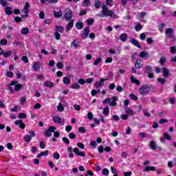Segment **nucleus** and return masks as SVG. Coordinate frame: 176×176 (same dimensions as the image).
<instances>
[{
    "instance_id": "nucleus-43",
    "label": "nucleus",
    "mask_w": 176,
    "mask_h": 176,
    "mask_svg": "<svg viewBox=\"0 0 176 176\" xmlns=\"http://www.w3.org/2000/svg\"><path fill=\"white\" fill-rule=\"evenodd\" d=\"M163 137H164L166 140H168V141H171V136H170V135H168V133H164L163 134Z\"/></svg>"
},
{
    "instance_id": "nucleus-17",
    "label": "nucleus",
    "mask_w": 176,
    "mask_h": 176,
    "mask_svg": "<svg viewBox=\"0 0 176 176\" xmlns=\"http://www.w3.org/2000/svg\"><path fill=\"white\" fill-rule=\"evenodd\" d=\"M54 16L56 19H60V17L63 16V11H61V10H59L58 12L54 11Z\"/></svg>"
},
{
    "instance_id": "nucleus-35",
    "label": "nucleus",
    "mask_w": 176,
    "mask_h": 176,
    "mask_svg": "<svg viewBox=\"0 0 176 176\" xmlns=\"http://www.w3.org/2000/svg\"><path fill=\"white\" fill-rule=\"evenodd\" d=\"M125 113H126V115L129 116H133V115H134V111H133V110L128 109L125 110Z\"/></svg>"
},
{
    "instance_id": "nucleus-51",
    "label": "nucleus",
    "mask_w": 176,
    "mask_h": 176,
    "mask_svg": "<svg viewBox=\"0 0 176 176\" xmlns=\"http://www.w3.org/2000/svg\"><path fill=\"white\" fill-rule=\"evenodd\" d=\"M76 137V135L74 133H69V138H70V140H75Z\"/></svg>"
},
{
    "instance_id": "nucleus-5",
    "label": "nucleus",
    "mask_w": 176,
    "mask_h": 176,
    "mask_svg": "<svg viewBox=\"0 0 176 176\" xmlns=\"http://www.w3.org/2000/svg\"><path fill=\"white\" fill-rule=\"evenodd\" d=\"M105 80H108V78H100V81H96L94 84L95 87L96 89H100V87H102V86L105 85Z\"/></svg>"
},
{
    "instance_id": "nucleus-32",
    "label": "nucleus",
    "mask_w": 176,
    "mask_h": 176,
    "mask_svg": "<svg viewBox=\"0 0 176 176\" xmlns=\"http://www.w3.org/2000/svg\"><path fill=\"white\" fill-rule=\"evenodd\" d=\"M103 115H104L105 116H107V115H109V107H106L103 109Z\"/></svg>"
},
{
    "instance_id": "nucleus-34",
    "label": "nucleus",
    "mask_w": 176,
    "mask_h": 176,
    "mask_svg": "<svg viewBox=\"0 0 176 176\" xmlns=\"http://www.w3.org/2000/svg\"><path fill=\"white\" fill-rule=\"evenodd\" d=\"M71 89H74L76 90H78L80 89V85L78 83H74L71 85Z\"/></svg>"
},
{
    "instance_id": "nucleus-13",
    "label": "nucleus",
    "mask_w": 176,
    "mask_h": 176,
    "mask_svg": "<svg viewBox=\"0 0 176 176\" xmlns=\"http://www.w3.org/2000/svg\"><path fill=\"white\" fill-rule=\"evenodd\" d=\"M129 42H131L132 45H134V46H136L137 47H138V49H141V45H140V42L137 41L135 38H131Z\"/></svg>"
},
{
    "instance_id": "nucleus-27",
    "label": "nucleus",
    "mask_w": 176,
    "mask_h": 176,
    "mask_svg": "<svg viewBox=\"0 0 176 176\" xmlns=\"http://www.w3.org/2000/svg\"><path fill=\"white\" fill-rule=\"evenodd\" d=\"M94 7L96 9H100L101 8V1L100 0H95Z\"/></svg>"
},
{
    "instance_id": "nucleus-56",
    "label": "nucleus",
    "mask_w": 176,
    "mask_h": 176,
    "mask_svg": "<svg viewBox=\"0 0 176 176\" xmlns=\"http://www.w3.org/2000/svg\"><path fill=\"white\" fill-rule=\"evenodd\" d=\"M54 36H55L56 41H60V33H58V32H55Z\"/></svg>"
},
{
    "instance_id": "nucleus-64",
    "label": "nucleus",
    "mask_w": 176,
    "mask_h": 176,
    "mask_svg": "<svg viewBox=\"0 0 176 176\" xmlns=\"http://www.w3.org/2000/svg\"><path fill=\"white\" fill-rule=\"evenodd\" d=\"M62 140L65 144H69V140L67 138H63Z\"/></svg>"
},
{
    "instance_id": "nucleus-60",
    "label": "nucleus",
    "mask_w": 176,
    "mask_h": 176,
    "mask_svg": "<svg viewBox=\"0 0 176 176\" xmlns=\"http://www.w3.org/2000/svg\"><path fill=\"white\" fill-rule=\"evenodd\" d=\"M87 118L89 119V120H93V113L88 112Z\"/></svg>"
},
{
    "instance_id": "nucleus-24",
    "label": "nucleus",
    "mask_w": 176,
    "mask_h": 176,
    "mask_svg": "<svg viewBox=\"0 0 176 176\" xmlns=\"http://www.w3.org/2000/svg\"><path fill=\"white\" fill-rule=\"evenodd\" d=\"M120 41H122V42H126V40L127 39V34L122 33V34L120 36Z\"/></svg>"
},
{
    "instance_id": "nucleus-53",
    "label": "nucleus",
    "mask_w": 176,
    "mask_h": 176,
    "mask_svg": "<svg viewBox=\"0 0 176 176\" xmlns=\"http://www.w3.org/2000/svg\"><path fill=\"white\" fill-rule=\"evenodd\" d=\"M0 4L1 6H6L8 5V0H0Z\"/></svg>"
},
{
    "instance_id": "nucleus-63",
    "label": "nucleus",
    "mask_w": 176,
    "mask_h": 176,
    "mask_svg": "<svg viewBox=\"0 0 176 176\" xmlns=\"http://www.w3.org/2000/svg\"><path fill=\"white\" fill-rule=\"evenodd\" d=\"M112 61H113L112 58L108 57V58L105 60L104 63H105V64H108L109 63H112Z\"/></svg>"
},
{
    "instance_id": "nucleus-6",
    "label": "nucleus",
    "mask_w": 176,
    "mask_h": 176,
    "mask_svg": "<svg viewBox=\"0 0 176 176\" xmlns=\"http://www.w3.org/2000/svg\"><path fill=\"white\" fill-rule=\"evenodd\" d=\"M28 9H30V3H26L23 9V14L21 16L23 19H26V17L28 16Z\"/></svg>"
},
{
    "instance_id": "nucleus-3",
    "label": "nucleus",
    "mask_w": 176,
    "mask_h": 176,
    "mask_svg": "<svg viewBox=\"0 0 176 176\" xmlns=\"http://www.w3.org/2000/svg\"><path fill=\"white\" fill-rule=\"evenodd\" d=\"M52 120L54 123H56L57 124H60V126H64V124L65 123V120L64 118L61 119L60 116L53 117Z\"/></svg>"
},
{
    "instance_id": "nucleus-39",
    "label": "nucleus",
    "mask_w": 176,
    "mask_h": 176,
    "mask_svg": "<svg viewBox=\"0 0 176 176\" xmlns=\"http://www.w3.org/2000/svg\"><path fill=\"white\" fill-rule=\"evenodd\" d=\"M135 30L137 31V32H138V31H141V30H142V25L140 23L136 24L135 26Z\"/></svg>"
},
{
    "instance_id": "nucleus-48",
    "label": "nucleus",
    "mask_w": 176,
    "mask_h": 176,
    "mask_svg": "<svg viewBox=\"0 0 176 176\" xmlns=\"http://www.w3.org/2000/svg\"><path fill=\"white\" fill-rule=\"evenodd\" d=\"M5 58H8V57L10 56V55L12 54V51H8L5 53L3 54Z\"/></svg>"
},
{
    "instance_id": "nucleus-12",
    "label": "nucleus",
    "mask_w": 176,
    "mask_h": 176,
    "mask_svg": "<svg viewBox=\"0 0 176 176\" xmlns=\"http://www.w3.org/2000/svg\"><path fill=\"white\" fill-rule=\"evenodd\" d=\"M74 153L77 155V156H81V157H85V156H86V154L85 153V151H79V148H74Z\"/></svg>"
},
{
    "instance_id": "nucleus-42",
    "label": "nucleus",
    "mask_w": 176,
    "mask_h": 176,
    "mask_svg": "<svg viewBox=\"0 0 176 176\" xmlns=\"http://www.w3.org/2000/svg\"><path fill=\"white\" fill-rule=\"evenodd\" d=\"M32 138H31V135H25V137H24V141H25V142H30V141H31Z\"/></svg>"
},
{
    "instance_id": "nucleus-33",
    "label": "nucleus",
    "mask_w": 176,
    "mask_h": 176,
    "mask_svg": "<svg viewBox=\"0 0 176 176\" xmlns=\"http://www.w3.org/2000/svg\"><path fill=\"white\" fill-rule=\"evenodd\" d=\"M131 83H135V85H140L141 82H140V80H135L133 76L131 77Z\"/></svg>"
},
{
    "instance_id": "nucleus-38",
    "label": "nucleus",
    "mask_w": 176,
    "mask_h": 176,
    "mask_svg": "<svg viewBox=\"0 0 176 176\" xmlns=\"http://www.w3.org/2000/svg\"><path fill=\"white\" fill-rule=\"evenodd\" d=\"M146 16V13L145 12H140L138 14V20H141V19H144Z\"/></svg>"
},
{
    "instance_id": "nucleus-15",
    "label": "nucleus",
    "mask_w": 176,
    "mask_h": 176,
    "mask_svg": "<svg viewBox=\"0 0 176 176\" xmlns=\"http://www.w3.org/2000/svg\"><path fill=\"white\" fill-rule=\"evenodd\" d=\"M165 34L168 38H173V34H174V31H173L172 28H168L166 30Z\"/></svg>"
},
{
    "instance_id": "nucleus-21",
    "label": "nucleus",
    "mask_w": 176,
    "mask_h": 176,
    "mask_svg": "<svg viewBox=\"0 0 176 176\" xmlns=\"http://www.w3.org/2000/svg\"><path fill=\"white\" fill-rule=\"evenodd\" d=\"M83 25L84 24L82 22H77L75 25V27L77 30H82Z\"/></svg>"
},
{
    "instance_id": "nucleus-26",
    "label": "nucleus",
    "mask_w": 176,
    "mask_h": 176,
    "mask_svg": "<svg viewBox=\"0 0 176 176\" xmlns=\"http://www.w3.org/2000/svg\"><path fill=\"white\" fill-rule=\"evenodd\" d=\"M72 27H74V21H71L69 22L67 25V30L70 31V30H72Z\"/></svg>"
},
{
    "instance_id": "nucleus-36",
    "label": "nucleus",
    "mask_w": 176,
    "mask_h": 176,
    "mask_svg": "<svg viewBox=\"0 0 176 176\" xmlns=\"http://www.w3.org/2000/svg\"><path fill=\"white\" fill-rule=\"evenodd\" d=\"M146 56H149V53L148 52H145L143 51V52H141L140 53V57L141 58H144L146 57Z\"/></svg>"
},
{
    "instance_id": "nucleus-55",
    "label": "nucleus",
    "mask_w": 176,
    "mask_h": 176,
    "mask_svg": "<svg viewBox=\"0 0 176 176\" xmlns=\"http://www.w3.org/2000/svg\"><path fill=\"white\" fill-rule=\"evenodd\" d=\"M166 58H164L163 56L160 60V63L161 65H164V63H166Z\"/></svg>"
},
{
    "instance_id": "nucleus-46",
    "label": "nucleus",
    "mask_w": 176,
    "mask_h": 176,
    "mask_svg": "<svg viewBox=\"0 0 176 176\" xmlns=\"http://www.w3.org/2000/svg\"><path fill=\"white\" fill-rule=\"evenodd\" d=\"M157 81L161 83V85H164L166 83V79L163 78H158Z\"/></svg>"
},
{
    "instance_id": "nucleus-11",
    "label": "nucleus",
    "mask_w": 176,
    "mask_h": 176,
    "mask_svg": "<svg viewBox=\"0 0 176 176\" xmlns=\"http://www.w3.org/2000/svg\"><path fill=\"white\" fill-rule=\"evenodd\" d=\"M32 69L36 72L41 69V63L39 62H34L33 63V65L32 66Z\"/></svg>"
},
{
    "instance_id": "nucleus-16",
    "label": "nucleus",
    "mask_w": 176,
    "mask_h": 176,
    "mask_svg": "<svg viewBox=\"0 0 176 176\" xmlns=\"http://www.w3.org/2000/svg\"><path fill=\"white\" fill-rule=\"evenodd\" d=\"M47 155H49V151H42L41 153H38L36 156V157L38 159H41V157H42V156H47Z\"/></svg>"
},
{
    "instance_id": "nucleus-41",
    "label": "nucleus",
    "mask_w": 176,
    "mask_h": 176,
    "mask_svg": "<svg viewBox=\"0 0 176 176\" xmlns=\"http://www.w3.org/2000/svg\"><path fill=\"white\" fill-rule=\"evenodd\" d=\"M106 5L112 8L113 6V0H106Z\"/></svg>"
},
{
    "instance_id": "nucleus-30",
    "label": "nucleus",
    "mask_w": 176,
    "mask_h": 176,
    "mask_svg": "<svg viewBox=\"0 0 176 176\" xmlns=\"http://www.w3.org/2000/svg\"><path fill=\"white\" fill-rule=\"evenodd\" d=\"M54 85V84L50 81H46L44 82V86H45V87H53Z\"/></svg>"
},
{
    "instance_id": "nucleus-31",
    "label": "nucleus",
    "mask_w": 176,
    "mask_h": 176,
    "mask_svg": "<svg viewBox=\"0 0 176 176\" xmlns=\"http://www.w3.org/2000/svg\"><path fill=\"white\" fill-rule=\"evenodd\" d=\"M144 171H156V168L155 166H146Z\"/></svg>"
},
{
    "instance_id": "nucleus-29",
    "label": "nucleus",
    "mask_w": 176,
    "mask_h": 176,
    "mask_svg": "<svg viewBox=\"0 0 176 176\" xmlns=\"http://www.w3.org/2000/svg\"><path fill=\"white\" fill-rule=\"evenodd\" d=\"M63 80L65 85H69V83H71V78H69V77H64Z\"/></svg>"
},
{
    "instance_id": "nucleus-22",
    "label": "nucleus",
    "mask_w": 176,
    "mask_h": 176,
    "mask_svg": "<svg viewBox=\"0 0 176 176\" xmlns=\"http://www.w3.org/2000/svg\"><path fill=\"white\" fill-rule=\"evenodd\" d=\"M82 6H83V8H87V6H90V0H83L82 2Z\"/></svg>"
},
{
    "instance_id": "nucleus-9",
    "label": "nucleus",
    "mask_w": 176,
    "mask_h": 176,
    "mask_svg": "<svg viewBox=\"0 0 176 176\" xmlns=\"http://www.w3.org/2000/svg\"><path fill=\"white\" fill-rule=\"evenodd\" d=\"M144 65V60L141 59H137L135 63V68L136 69H141Z\"/></svg>"
},
{
    "instance_id": "nucleus-50",
    "label": "nucleus",
    "mask_w": 176,
    "mask_h": 176,
    "mask_svg": "<svg viewBox=\"0 0 176 176\" xmlns=\"http://www.w3.org/2000/svg\"><path fill=\"white\" fill-rule=\"evenodd\" d=\"M101 61H102L101 58H98L96 59L94 63V65H98V64H100V63H101Z\"/></svg>"
},
{
    "instance_id": "nucleus-54",
    "label": "nucleus",
    "mask_w": 176,
    "mask_h": 176,
    "mask_svg": "<svg viewBox=\"0 0 176 176\" xmlns=\"http://www.w3.org/2000/svg\"><path fill=\"white\" fill-rule=\"evenodd\" d=\"M166 27V24L162 23L160 25H158V30L160 32L163 31V28Z\"/></svg>"
},
{
    "instance_id": "nucleus-58",
    "label": "nucleus",
    "mask_w": 176,
    "mask_h": 176,
    "mask_svg": "<svg viewBox=\"0 0 176 176\" xmlns=\"http://www.w3.org/2000/svg\"><path fill=\"white\" fill-rule=\"evenodd\" d=\"M87 25H91L94 23V20L91 19H88L87 20Z\"/></svg>"
},
{
    "instance_id": "nucleus-47",
    "label": "nucleus",
    "mask_w": 176,
    "mask_h": 176,
    "mask_svg": "<svg viewBox=\"0 0 176 176\" xmlns=\"http://www.w3.org/2000/svg\"><path fill=\"white\" fill-rule=\"evenodd\" d=\"M21 60L22 61H23V63H25V64H27L28 63H29L30 60H28V57L23 56L21 57Z\"/></svg>"
},
{
    "instance_id": "nucleus-19",
    "label": "nucleus",
    "mask_w": 176,
    "mask_h": 176,
    "mask_svg": "<svg viewBox=\"0 0 176 176\" xmlns=\"http://www.w3.org/2000/svg\"><path fill=\"white\" fill-rule=\"evenodd\" d=\"M149 146L153 151H156V149H157V146L156 145V142H155V141H151Z\"/></svg>"
},
{
    "instance_id": "nucleus-18",
    "label": "nucleus",
    "mask_w": 176,
    "mask_h": 176,
    "mask_svg": "<svg viewBox=\"0 0 176 176\" xmlns=\"http://www.w3.org/2000/svg\"><path fill=\"white\" fill-rule=\"evenodd\" d=\"M6 14H13V8L8 6L5 9Z\"/></svg>"
},
{
    "instance_id": "nucleus-20",
    "label": "nucleus",
    "mask_w": 176,
    "mask_h": 176,
    "mask_svg": "<svg viewBox=\"0 0 176 176\" xmlns=\"http://www.w3.org/2000/svg\"><path fill=\"white\" fill-rule=\"evenodd\" d=\"M162 69L163 71L164 78H168V76L170 75L168 69H167L166 67H162Z\"/></svg>"
},
{
    "instance_id": "nucleus-59",
    "label": "nucleus",
    "mask_w": 176,
    "mask_h": 176,
    "mask_svg": "<svg viewBox=\"0 0 176 176\" xmlns=\"http://www.w3.org/2000/svg\"><path fill=\"white\" fill-rule=\"evenodd\" d=\"M102 174L103 175H108L109 174V170H108V168H104L102 170Z\"/></svg>"
},
{
    "instance_id": "nucleus-7",
    "label": "nucleus",
    "mask_w": 176,
    "mask_h": 176,
    "mask_svg": "<svg viewBox=\"0 0 176 176\" xmlns=\"http://www.w3.org/2000/svg\"><path fill=\"white\" fill-rule=\"evenodd\" d=\"M89 34H90V28L89 27L85 28L83 30V32L81 34V38L82 39H87V38L89 37Z\"/></svg>"
},
{
    "instance_id": "nucleus-37",
    "label": "nucleus",
    "mask_w": 176,
    "mask_h": 176,
    "mask_svg": "<svg viewBox=\"0 0 176 176\" xmlns=\"http://www.w3.org/2000/svg\"><path fill=\"white\" fill-rule=\"evenodd\" d=\"M71 45H73L74 47H75V49H78V47H79V42H78L76 40H74Z\"/></svg>"
},
{
    "instance_id": "nucleus-14",
    "label": "nucleus",
    "mask_w": 176,
    "mask_h": 176,
    "mask_svg": "<svg viewBox=\"0 0 176 176\" xmlns=\"http://www.w3.org/2000/svg\"><path fill=\"white\" fill-rule=\"evenodd\" d=\"M16 126H19L20 129H25V124H24V122H23V120H16L14 122Z\"/></svg>"
},
{
    "instance_id": "nucleus-28",
    "label": "nucleus",
    "mask_w": 176,
    "mask_h": 176,
    "mask_svg": "<svg viewBox=\"0 0 176 176\" xmlns=\"http://www.w3.org/2000/svg\"><path fill=\"white\" fill-rule=\"evenodd\" d=\"M56 108L58 112H64V106H63V104L59 103Z\"/></svg>"
},
{
    "instance_id": "nucleus-1",
    "label": "nucleus",
    "mask_w": 176,
    "mask_h": 176,
    "mask_svg": "<svg viewBox=\"0 0 176 176\" xmlns=\"http://www.w3.org/2000/svg\"><path fill=\"white\" fill-rule=\"evenodd\" d=\"M102 13L104 17H116V14L112 10H108V7L105 5L102 6Z\"/></svg>"
},
{
    "instance_id": "nucleus-2",
    "label": "nucleus",
    "mask_w": 176,
    "mask_h": 176,
    "mask_svg": "<svg viewBox=\"0 0 176 176\" xmlns=\"http://www.w3.org/2000/svg\"><path fill=\"white\" fill-rule=\"evenodd\" d=\"M151 90H152L151 86L148 85H144L139 89V93L142 96H146L149 94V91H151Z\"/></svg>"
},
{
    "instance_id": "nucleus-4",
    "label": "nucleus",
    "mask_w": 176,
    "mask_h": 176,
    "mask_svg": "<svg viewBox=\"0 0 176 176\" xmlns=\"http://www.w3.org/2000/svg\"><path fill=\"white\" fill-rule=\"evenodd\" d=\"M64 17L67 21H71V19H72V11L69 8H67L65 11Z\"/></svg>"
},
{
    "instance_id": "nucleus-61",
    "label": "nucleus",
    "mask_w": 176,
    "mask_h": 176,
    "mask_svg": "<svg viewBox=\"0 0 176 176\" xmlns=\"http://www.w3.org/2000/svg\"><path fill=\"white\" fill-rule=\"evenodd\" d=\"M111 173L114 174V175L118 174V170L115 169L113 166H111Z\"/></svg>"
},
{
    "instance_id": "nucleus-25",
    "label": "nucleus",
    "mask_w": 176,
    "mask_h": 176,
    "mask_svg": "<svg viewBox=\"0 0 176 176\" xmlns=\"http://www.w3.org/2000/svg\"><path fill=\"white\" fill-rule=\"evenodd\" d=\"M56 32H64V28L63 26H56L55 27Z\"/></svg>"
},
{
    "instance_id": "nucleus-44",
    "label": "nucleus",
    "mask_w": 176,
    "mask_h": 176,
    "mask_svg": "<svg viewBox=\"0 0 176 176\" xmlns=\"http://www.w3.org/2000/svg\"><path fill=\"white\" fill-rule=\"evenodd\" d=\"M53 158L55 159V160H58V159H60V153H53Z\"/></svg>"
},
{
    "instance_id": "nucleus-45",
    "label": "nucleus",
    "mask_w": 176,
    "mask_h": 176,
    "mask_svg": "<svg viewBox=\"0 0 176 176\" xmlns=\"http://www.w3.org/2000/svg\"><path fill=\"white\" fill-rule=\"evenodd\" d=\"M169 102H170V104H171V105H175L176 98H171L169 99Z\"/></svg>"
},
{
    "instance_id": "nucleus-52",
    "label": "nucleus",
    "mask_w": 176,
    "mask_h": 176,
    "mask_svg": "<svg viewBox=\"0 0 176 176\" xmlns=\"http://www.w3.org/2000/svg\"><path fill=\"white\" fill-rule=\"evenodd\" d=\"M19 119H25L27 118V114H25L24 113H21L19 115Z\"/></svg>"
},
{
    "instance_id": "nucleus-49",
    "label": "nucleus",
    "mask_w": 176,
    "mask_h": 176,
    "mask_svg": "<svg viewBox=\"0 0 176 176\" xmlns=\"http://www.w3.org/2000/svg\"><path fill=\"white\" fill-rule=\"evenodd\" d=\"M142 112H143V114L144 115V116H146L147 118H151V114L149 112H148V111L143 109Z\"/></svg>"
},
{
    "instance_id": "nucleus-8",
    "label": "nucleus",
    "mask_w": 176,
    "mask_h": 176,
    "mask_svg": "<svg viewBox=\"0 0 176 176\" xmlns=\"http://www.w3.org/2000/svg\"><path fill=\"white\" fill-rule=\"evenodd\" d=\"M56 127L50 126L47 131L44 132L45 137H52V133L54 132Z\"/></svg>"
},
{
    "instance_id": "nucleus-40",
    "label": "nucleus",
    "mask_w": 176,
    "mask_h": 176,
    "mask_svg": "<svg viewBox=\"0 0 176 176\" xmlns=\"http://www.w3.org/2000/svg\"><path fill=\"white\" fill-rule=\"evenodd\" d=\"M129 98H131V100H133V101H138V97L134 95V94H131L129 95Z\"/></svg>"
},
{
    "instance_id": "nucleus-10",
    "label": "nucleus",
    "mask_w": 176,
    "mask_h": 176,
    "mask_svg": "<svg viewBox=\"0 0 176 176\" xmlns=\"http://www.w3.org/2000/svg\"><path fill=\"white\" fill-rule=\"evenodd\" d=\"M10 85L14 86V90L15 91H19V90H21V87H23V85L21 84H17V82L15 81H12Z\"/></svg>"
},
{
    "instance_id": "nucleus-57",
    "label": "nucleus",
    "mask_w": 176,
    "mask_h": 176,
    "mask_svg": "<svg viewBox=\"0 0 176 176\" xmlns=\"http://www.w3.org/2000/svg\"><path fill=\"white\" fill-rule=\"evenodd\" d=\"M127 156H129V153H127L126 152H122L121 153V157H122L123 159H126Z\"/></svg>"
},
{
    "instance_id": "nucleus-62",
    "label": "nucleus",
    "mask_w": 176,
    "mask_h": 176,
    "mask_svg": "<svg viewBox=\"0 0 176 176\" xmlns=\"http://www.w3.org/2000/svg\"><path fill=\"white\" fill-rule=\"evenodd\" d=\"M145 70L147 72V73H149L151 71H152V67L147 65L146 66Z\"/></svg>"
},
{
    "instance_id": "nucleus-23",
    "label": "nucleus",
    "mask_w": 176,
    "mask_h": 176,
    "mask_svg": "<svg viewBox=\"0 0 176 176\" xmlns=\"http://www.w3.org/2000/svg\"><path fill=\"white\" fill-rule=\"evenodd\" d=\"M30 32V30L27 28H23L21 29V34L22 35H28V33Z\"/></svg>"
}]
</instances>
